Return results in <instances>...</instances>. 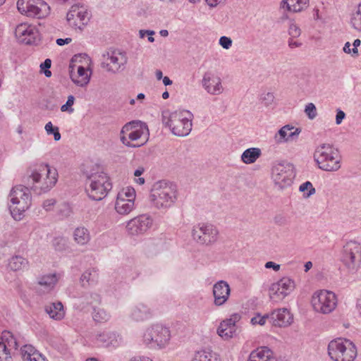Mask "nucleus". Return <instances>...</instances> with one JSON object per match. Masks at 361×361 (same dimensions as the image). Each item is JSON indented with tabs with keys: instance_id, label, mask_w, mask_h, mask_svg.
Returning <instances> with one entry per match:
<instances>
[{
	"instance_id": "nucleus-1",
	"label": "nucleus",
	"mask_w": 361,
	"mask_h": 361,
	"mask_svg": "<svg viewBox=\"0 0 361 361\" xmlns=\"http://www.w3.org/2000/svg\"><path fill=\"white\" fill-rule=\"evenodd\" d=\"M27 185L36 194L41 195L49 191L56 183L58 173L48 164H41L33 169L27 176Z\"/></svg>"
},
{
	"instance_id": "nucleus-2",
	"label": "nucleus",
	"mask_w": 361,
	"mask_h": 361,
	"mask_svg": "<svg viewBox=\"0 0 361 361\" xmlns=\"http://www.w3.org/2000/svg\"><path fill=\"white\" fill-rule=\"evenodd\" d=\"M193 115L186 110L170 112H162V123L170 128L171 133L177 136L188 135L192 130V120Z\"/></svg>"
},
{
	"instance_id": "nucleus-3",
	"label": "nucleus",
	"mask_w": 361,
	"mask_h": 361,
	"mask_svg": "<svg viewBox=\"0 0 361 361\" xmlns=\"http://www.w3.org/2000/svg\"><path fill=\"white\" fill-rule=\"evenodd\" d=\"M176 186L172 183L160 180L155 183L151 190L149 200L157 209L171 207L176 200Z\"/></svg>"
},
{
	"instance_id": "nucleus-4",
	"label": "nucleus",
	"mask_w": 361,
	"mask_h": 361,
	"mask_svg": "<svg viewBox=\"0 0 361 361\" xmlns=\"http://www.w3.org/2000/svg\"><path fill=\"white\" fill-rule=\"evenodd\" d=\"M171 335L168 327L161 324L147 326L142 334V343L152 350L165 349L170 343Z\"/></svg>"
},
{
	"instance_id": "nucleus-5",
	"label": "nucleus",
	"mask_w": 361,
	"mask_h": 361,
	"mask_svg": "<svg viewBox=\"0 0 361 361\" xmlns=\"http://www.w3.org/2000/svg\"><path fill=\"white\" fill-rule=\"evenodd\" d=\"M8 208L16 220H20L23 213L31 205V196L27 187L17 185L12 188L8 195Z\"/></svg>"
},
{
	"instance_id": "nucleus-6",
	"label": "nucleus",
	"mask_w": 361,
	"mask_h": 361,
	"mask_svg": "<svg viewBox=\"0 0 361 361\" xmlns=\"http://www.w3.org/2000/svg\"><path fill=\"white\" fill-rule=\"evenodd\" d=\"M112 185L108 176L103 172L86 174V192L90 198L99 201L104 198Z\"/></svg>"
},
{
	"instance_id": "nucleus-7",
	"label": "nucleus",
	"mask_w": 361,
	"mask_h": 361,
	"mask_svg": "<svg viewBox=\"0 0 361 361\" xmlns=\"http://www.w3.org/2000/svg\"><path fill=\"white\" fill-rule=\"evenodd\" d=\"M314 159L323 171H337L341 168L338 153L329 144L319 145L314 151Z\"/></svg>"
},
{
	"instance_id": "nucleus-8",
	"label": "nucleus",
	"mask_w": 361,
	"mask_h": 361,
	"mask_svg": "<svg viewBox=\"0 0 361 361\" xmlns=\"http://www.w3.org/2000/svg\"><path fill=\"white\" fill-rule=\"evenodd\" d=\"M327 350L334 361H354L357 355L355 345L351 341L341 338L331 341Z\"/></svg>"
},
{
	"instance_id": "nucleus-9",
	"label": "nucleus",
	"mask_w": 361,
	"mask_h": 361,
	"mask_svg": "<svg viewBox=\"0 0 361 361\" xmlns=\"http://www.w3.org/2000/svg\"><path fill=\"white\" fill-rule=\"evenodd\" d=\"M295 176V169L292 164L283 161H276L273 164L271 178L279 189L282 190L290 186Z\"/></svg>"
},
{
	"instance_id": "nucleus-10",
	"label": "nucleus",
	"mask_w": 361,
	"mask_h": 361,
	"mask_svg": "<svg viewBox=\"0 0 361 361\" xmlns=\"http://www.w3.org/2000/svg\"><path fill=\"white\" fill-rule=\"evenodd\" d=\"M341 261L350 271H356L361 265V244L355 240L347 242L343 247Z\"/></svg>"
},
{
	"instance_id": "nucleus-11",
	"label": "nucleus",
	"mask_w": 361,
	"mask_h": 361,
	"mask_svg": "<svg viewBox=\"0 0 361 361\" xmlns=\"http://www.w3.org/2000/svg\"><path fill=\"white\" fill-rule=\"evenodd\" d=\"M311 302L316 312L329 314L336 308L337 298L333 292L321 290L313 294Z\"/></svg>"
},
{
	"instance_id": "nucleus-12",
	"label": "nucleus",
	"mask_w": 361,
	"mask_h": 361,
	"mask_svg": "<svg viewBox=\"0 0 361 361\" xmlns=\"http://www.w3.org/2000/svg\"><path fill=\"white\" fill-rule=\"evenodd\" d=\"M17 8L19 12L28 17L42 18L49 13V6L43 0H18Z\"/></svg>"
},
{
	"instance_id": "nucleus-13",
	"label": "nucleus",
	"mask_w": 361,
	"mask_h": 361,
	"mask_svg": "<svg viewBox=\"0 0 361 361\" xmlns=\"http://www.w3.org/2000/svg\"><path fill=\"white\" fill-rule=\"evenodd\" d=\"M219 231L212 224L200 223L193 226L192 236L195 241L201 245H212L218 238Z\"/></svg>"
},
{
	"instance_id": "nucleus-14",
	"label": "nucleus",
	"mask_w": 361,
	"mask_h": 361,
	"mask_svg": "<svg viewBox=\"0 0 361 361\" xmlns=\"http://www.w3.org/2000/svg\"><path fill=\"white\" fill-rule=\"evenodd\" d=\"M130 132L128 134V139L132 141L143 140V145L148 139L149 132L147 125L140 121H132L126 123L121 130V134H125ZM140 146V145H139Z\"/></svg>"
},
{
	"instance_id": "nucleus-15",
	"label": "nucleus",
	"mask_w": 361,
	"mask_h": 361,
	"mask_svg": "<svg viewBox=\"0 0 361 361\" xmlns=\"http://www.w3.org/2000/svg\"><path fill=\"white\" fill-rule=\"evenodd\" d=\"M66 20L73 27L82 30L90 20V13L83 6L75 4L72 6L68 12Z\"/></svg>"
},
{
	"instance_id": "nucleus-16",
	"label": "nucleus",
	"mask_w": 361,
	"mask_h": 361,
	"mask_svg": "<svg viewBox=\"0 0 361 361\" xmlns=\"http://www.w3.org/2000/svg\"><path fill=\"white\" fill-rule=\"evenodd\" d=\"M18 348L17 337L9 331H4L0 336V357L4 355L6 360L11 359Z\"/></svg>"
},
{
	"instance_id": "nucleus-17",
	"label": "nucleus",
	"mask_w": 361,
	"mask_h": 361,
	"mask_svg": "<svg viewBox=\"0 0 361 361\" xmlns=\"http://www.w3.org/2000/svg\"><path fill=\"white\" fill-rule=\"evenodd\" d=\"M152 222L149 215L142 214L128 221L126 229L128 234L138 235L145 233L152 226Z\"/></svg>"
},
{
	"instance_id": "nucleus-18",
	"label": "nucleus",
	"mask_w": 361,
	"mask_h": 361,
	"mask_svg": "<svg viewBox=\"0 0 361 361\" xmlns=\"http://www.w3.org/2000/svg\"><path fill=\"white\" fill-rule=\"evenodd\" d=\"M15 35L20 42L25 44H34L39 39V32L36 27L26 23L16 27Z\"/></svg>"
},
{
	"instance_id": "nucleus-19",
	"label": "nucleus",
	"mask_w": 361,
	"mask_h": 361,
	"mask_svg": "<svg viewBox=\"0 0 361 361\" xmlns=\"http://www.w3.org/2000/svg\"><path fill=\"white\" fill-rule=\"evenodd\" d=\"M202 85L205 91L212 95H219L224 90L221 78L212 71H207L204 73Z\"/></svg>"
},
{
	"instance_id": "nucleus-20",
	"label": "nucleus",
	"mask_w": 361,
	"mask_h": 361,
	"mask_svg": "<svg viewBox=\"0 0 361 361\" xmlns=\"http://www.w3.org/2000/svg\"><path fill=\"white\" fill-rule=\"evenodd\" d=\"M127 62V58L125 54L119 51H112L107 53V56L102 66L107 71L117 73L123 68Z\"/></svg>"
},
{
	"instance_id": "nucleus-21",
	"label": "nucleus",
	"mask_w": 361,
	"mask_h": 361,
	"mask_svg": "<svg viewBox=\"0 0 361 361\" xmlns=\"http://www.w3.org/2000/svg\"><path fill=\"white\" fill-rule=\"evenodd\" d=\"M212 294L214 304L216 306L224 305L228 300L231 295V288L228 283L224 280H220L213 286Z\"/></svg>"
},
{
	"instance_id": "nucleus-22",
	"label": "nucleus",
	"mask_w": 361,
	"mask_h": 361,
	"mask_svg": "<svg viewBox=\"0 0 361 361\" xmlns=\"http://www.w3.org/2000/svg\"><path fill=\"white\" fill-rule=\"evenodd\" d=\"M293 320V314L286 308L277 309L270 313V322L275 326H288Z\"/></svg>"
},
{
	"instance_id": "nucleus-23",
	"label": "nucleus",
	"mask_w": 361,
	"mask_h": 361,
	"mask_svg": "<svg viewBox=\"0 0 361 361\" xmlns=\"http://www.w3.org/2000/svg\"><path fill=\"white\" fill-rule=\"evenodd\" d=\"M153 316L152 310L145 303L139 302L131 307L130 317L135 322H144Z\"/></svg>"
},
{
	"instance_id": "nucleus-24",
	"label": "nucleus",
	"mask_w": 361,
	"mask_h": 361,
	"mask_svg": "<svg viewBox=\"0 0 361 361\" xmlns=\"http://www.w3.org/2000/svg\"><path fill=\"white\" fill-rule=\"evenodd\" d=\"M101 302L102 298L99 293L87 292L78 298L75 305H77V308L83 310L89 306H92L94 309V307H96V305H99Z\"/></svg>"
},
{
	"instance_id": "nucleus-25",
	"label": "nucleus",
	"mask_w": 361,
	"mask_h": 361,
	"mask_svg": "<svg viewBox=\"0 0 361 361\" xmlns=\"http://www.w3.org/2000/svg\"><path fill=\"white\" fill-rule=\"evenodd\" d=\"M119 335L114 331H104L95 335L96 343L102 347H116L118 345Z\"/></svg>"
},
{
	"instance_id": "nucleus-26",
	"label": "nucleus",
	"mask_w": 361,
	"mask_h": 361,
	"mask_svg": "<svg viewBox=\"0 0 361 361\" xmlns=\"http://www.w3.org/2000/svg\"><path fill=\"white\" fill-rule=\"evenodd\" d=\"M20 356L22 361H49L38 350L29 344L20 348Z\"/></svg>"
},
{
	"instance_id": "nucleus-27",
	"label": "nucleus",
	"mask_w": 361,
	"mask_h": 361,
	"mask_svg": "<svg viewBox=\"0 0 361 361\" xmlns=\"http://www.w3.org/2000/svg\"><path fill=\"white\" fill-rule=\"evenodd\" d=\"M247 361H276L273 352L267 346L253 350Z\"/></svg>"
},
{
	"instance_id": "nucleus-28",
	"label": "nucleus",
	"mask_w": 361,
	"mask_h": 361,
	"mask_svg": "<svg viewBox=\"0 0 361 361\" xmlns=\"http://www.w3.org/2000/svg\"><path fill=\"white\" fill-rule=\"evenodd\" d=\"M279 288H281V295L287 296L289 295L295 288V282L290 278L283 277L279 281L271 284V290L277 292Z\"/></svg>"
},
{
	"instance_id": "nucleus-29",
	"label": "nucleus",
	"mask_w": 361,
	"mask_h": 361,
	"mask_svg": "<svg viewBox=\"0 0 361 361\" xmlns=\"http://www.w3.org/2000/svg\"><path fill=\"white\" fill-rule=\"evenodd\" d=\"M71 78L72 81L80 87H85L90 80V74H88L87 70L83 66H78L77 73H71Z\"/></svg>"
},
{
	"instance_id": "nucleus-30",
	"label": "nucleus",
	"mask_w": 361,
	"mask_h": 361,
	"mask_svg": "<svg viewBox=\"0 0 361 361\" xmlns=\"http://www.w3.org/2000/svg\"><path fill=\"white\" fill-rule=\"evenodd\" d=\"M46 312L50 318L55 320H61L63 318L65 312L63 305L61 302H53L45 307Z\"/></svg>"
},
{
	"instance_id": "nucleus-31",
	"label": "nucleus",
	"mask_w": 361,
	"mask_h": 361,
	"mask_svg": "<svg viewBox=\"0 0 361 361\" xmlns=\"http://www.w3.org/2000/svg\"><path fill=\"white\" fill-rule=\"evenodd\" d=\"M99 274L96 269L91 268L84 271L80 277L82 286H93L97 283Z\"/></svg>"
},
{
	"instance_id": "nucleus-32",
	"label": "nucleus",
	"mask_w": 361,
	"mask_h": 361,
	"mask_svg": "<svg viewBox=\"0 0 361 361\" xmlns=\"http://www.w3.org/2000/svg\"><path fill=\"white\" fill-rule=\"evenodd\" d=\"M135 207L133 201L117 197L115 203L116 211L121 215L128 214Z\"/></svg>"
},
{
	"instance_id": "nucleus-33",
	"label": "nucleus",
	"mask_w": 361,
	"mask_h": 361,
	"mask_svg": "<svg viewBox=\"0 0 361 361\" xmlns=\"http://www.w3.org/2000/svg\"><path fill=\"white\" fill-rule=\"evenodd\" d=\"M74 241L80 245H85L90 240V234L87 228L80 226L73 231Z\"/></svg>"
},
{
	"instance_id": "nucleus-34",
	"label": "nucleus",
	"mask_w": 361,
	"mask_h": 361,
	"mask_svg": "<svg viewBox=\"0 0 361 361\" xmlns=\"http://www.w3.org/2000/svg\"><path fill=\"white\" fill-rule=\"evenodd\" d=\"M236 331V326H233L230 323L223 321L220 323L218 329L217 334L224 340H228L233 337Z\"/></svg>"
},
{
	"instance_id": "nucleus-35",
	"label": "nucleus",
	"mask_w": 361,
	"mask_h": 361,
	"mask_svg": "<svg viewBox=\"0 0 361 361\" xmlns=\"http://www.w3.org/2000/svg\"><path fill=\"white\" fill-rule=\"evenodd\" d=\"M282 4L289 11L300 12L307 7L309 0H283Z\"/></svg>"
},
{
	"instance_id": "nucleus-36",
	"label": "nucleus",
	"mask_w": 361,
	"mask_h": 361,
	"mask_svg": "<svg viewBox=\"0 0 361 361\" xmlns=\"http://www.w3.org/2000/svg\"><path fill=\"white\" fill-rule=\"evenodd\" d=\"M192 361H221V360L216 353L209 350H203L196 352Z\"/></svg>"
},
{
	"instance_id": "nucleus-37",
	"label": "nucleus",
	"mask_w": 361,
	"mask_h": 361,
	"mask_svg": "<svg viewBox=\"0 0 361 361\" xmlns=\"http://www.w3.org/2000/svg\"><path fill=\"white\" fill-rule=\"evenodd\" d=\"M262 152L259 148L251 147L245 149L242 155L241 160L246 164H250L254 162L261 156Z\"/></svg>"
},
{
	"instance_id": "nucleus-38",
	"label": "nucleus",
	"mask_w": 361,
	"mask_h": 361,
	"mask_svg": "<svg viewBox=\"0 0 361 361\" xmlns=\"http://www.w3.org/2000/svg\"><path fill=\"white\" fill-rule=\"evenodd\" d=\"M350 25L356 31L361 32V3L357 10L350 15Z\"/></svg>"
},
{
	"instance_id": "nucleus-39",
	"label": "nucleus",
	"mask_w": 361,
	"mask_h": 361,
	"mask_svg": "<svg viewBox=\"0 0 361 361\" xmlns=\"http://www.w3.org/2000/svg\"><path fill=\"white\" fill-rule=\"evenodd\" d=\"M294 129V127L289 125L282 127L278 133L274 135V141L276 143H282L287 142L289 140V131Z\"/></svg>"
},
{
	"instance_id": "nucleus-40",
	"label": "nucleus",
	"mask_w": 361,
	"mask_h": 361,
	"mask_svg": "<svg viewBox=\"0 0 361 361\" xmlns=\"http://www.w3.org/2000/svg\"><path fill=\"white\" fill-rule=\"evenodd\" d=\"M27 261L21 256L13 257L8 263V267L13 271L23 269L27 267Z\"/></svg>"
},
{
	"instance_id": "nucleus-41",
	"label": "nucleus",
	"mask_w": 361,
	"mask_h": 361,
	"mask_svg": "<svg viewBox=\"0 0 361 361\" xmlns=\"http://www.w3.org/2000/svg\"><path fill=\"white\" fill-rule=\"evenodd\" d=\"M57 282V277L56 274H48L42 276L38 281V283L44 287L47 290H50L54 288Z\"/></svg>"
},
{
	"instance_id": "nucleus-42",
	"label": "nucleus",
	"mask_w": 361,
	"mask_h": 361,
	"mask_svg": "<svg viewBox=\"0 0 361 361\" xmlns=\"http://www.w3.org/2000/svg\"><path fill=\"white\" fill-rule=\"evenodd\" d=\"M92 318L97 322H105L110 318V314L102 308L94 307Z\"/></svg>"
},
{
	"instance_id": "nucleus-43",
	"label": "nucleus",
	"mask_w": 361,
	"mask_h": 361,
	"mask_svg": "<svg viewBox=\"0 0 361 361\" xmlns=\"http://www.w3.org/2000/svg\"><path fill=\"white\" fill-rule=\"evenodd\" d=\"M136 196L135 190L132 187H126L123 188L118 193L117 197H122L123 199H126L130 201L135 202Z\"/></svg>"
},
{
	"instance_id": "nucleus-44",
	"label": "nucleus",
	"mask_w": 361,
	"mask_h": 361,
	"mask_svg": "<svg viewBox=\"0 0 361 361\" xmlns=\"http://www.w3.org/2000/svg\"><path fill=\"white\" fill-rule=\"evenodd\" d=\"M45 130L48 135H53L54 140L59 141L61 139V134L58 127H54L51 121L45 125Z\"/></svg>"
},
{
	"instance_id": "nucleus-45",
	"label": "nucleus",
	"mask_w": 361,
	"mask_h": 361,
	"mask_svg": "<svg viewBox=\"0 0 361 361\" xmlns=\"http://www.w3.org/2000/svg\"><path fill=\"white\" fill-rule=\"evenodd\" d=\"M299 190L300 192H305L307 190L308 192L306 194H304L305 197H309L313 194L315 193V188L313 187L312 184L310 181H306L305 183L301 184L299 188Z\"/></svg>"
},
{
	"instance_id": "nucleus-46",
	"label": "nucleus",
	"mask_w": 361,
	"mask_h": 361,
	"mask_svg": "<svg viewBox=\"0 0 361 361\" xmlns=\"http://www.w3.org/2000/svg\"><path fill=\"white\" fill-rule=\"evenodd\" d=\"M282 290L281 288H279L277 292L275 293V291H273L271 290V285L269 287V295L271 300L273 302H277L279 301H281L283 299H284L286 296L281 295Z\"/></svg>"
},
{
	"instance_id": "nucleus-47",
	"label": "nucleus",
	"mask_w": 361,
	"mask_h": 361,
	"mask_svg": "<svg viewBox=\"0 0 361 361\" xmlns=\"http://www.w3.org/2000/svg\"><path fill=\"white\" fill-rule=\"evenodd\" d=\"M305 112L311 120L314 119L317 115V108L313 103H309L306 105Z\"/></svg>"
},
{
	"instance_id": "nucleus-48",
	"label": "nucleus",
	"mask_w": 361,
	"mask_h": 361,
	"mask_svg": "<svg viewBox=\"0 0 361 361\" xmlns=\"http://www.w3.org/2000/svg\"><path fill=\"white\" fill-rule=\"evenodd\" d=\"M75 102V97L73 95H69L66 103L61 106V111L63 112L68 111L69 113L73 112L74 109L72 108Z\"/></svg>"
},
{
	"instance_id": "nucleus-49",
	"label": "nucleus",
	"mask_w": 361,
	"mask_h": 361,
	"mask_svg": "<svg viewBox=\"0 0 361 361\" xmlns=\"http://www.w3.org/2000/svg\"><path fill=\"white\" fill-rule=\"evenodd\" d=\"M267 319L270 320V314H264V316H260V314H257L254 317L251 319V323L252 324H259L261 326L265 324Z\"/></svg>"
},
{
	"instance_id": "nucleus-50",
	"label": "nucleus",
	"mask_w": 361,
	"mask_h": 361,
	"mask_svg": "<svg viewBox=\"0 0 361 361\" xmlns=\"http://www.w3.org/2000/svg\"><path fill=\"white\" fill-rule=\"evenodd\" d=\"M145 172V168L142 166H139L135 171H134V176L135 177H137V178L135 179V182L137 183L139 185H143L145 182V178L142 177H140L143 173Z\"/></svg>"
},
{
	"instance_id": "nucleus-51",
	"label": "nucleus",
	"mask_w": 361,
	"mask_h": 361,
	"mask_svg": "<svg viewBox=\"0 0 361 361\" xmlns=\"http://www.w3.org/2000/svg\"><path fill=\"white\" fill-rule=\"evenodd\" d=\"M301 30L300 27L295 23H290L288 29V34L291 38L298 37L300 35Z\"/></svg>"
},
{
	"instance_id": "nucleus-52",
	"label": "nucleus",
	"mask_w": 361,
	"mask_h": 361,
	"mask_svg": "<svg viewBox=\"0 0 361 361\" xmlns=\"http://www.w3.org/2000/svg\"><path fill=\"white\" fill-rule=\"evenodd\" d=\"M261 100L264 104L268 106L273 104L274 100V94L271 92H267L262 95Z\"/></svg>"
},
{
	"instance_id": "nucleus-53",
	"label": "nucleus",
	"mask_w": 361,
	"mask_h": 361,
	"mask_svg": "<svg viewBox=\"0 0 361 361\" xmlns=\"http://www.w3.org/2000/svg\"><path fill=\"white\" fill-rule=\"evenodd\" d=\"M219 44L226 49H228L232 46V39L226 36H222L219 39Z\"/></svg>"
},
{
	"instance_id": "nucleus-54",
	"label": "nucleus",
	"mask_w": 361,
	"mask_h": 361,
	"mask_svg": "<svg viewBox=\"0 0 361 361\" xmlns=\"http://www.w3.org/2000/svg\"><path fill=\"white\" fill-rule=\"evenodd\" d=\"M240 319V315L239 314H233L230 318L225 319L227 323H230L233 326H236L235 324Z\"/></svg>"
},
{
	"instance_id": "nucleus-55",
	"label": "nucleus",
	"mask_w": 361,
	"mask_h": 361,
	"mask_svg": "<svg viewBox=\"0 0 361 361\" xmlns=\"http://www.w3.org/2000/svg\"><path fill=\"white\" fill-rule=\"evenodd\" d=\"M274 223L279 226H284L287 224V219L284 216L279 214L274 217Z\"/></svg>"
},
{
	"instance_id": "nucleus-56",
	"label": "nucleus",
	"mask_w": 361,
	"mask_h": 361,
	"mask_svg": "<svg viewBox=\"0 0 361 361\" xmlns=\"http://www.w3.org/2000/svg\"><path fill=\"white\" fill-rule=\"evenodd\" d=\"M55 203L56 200L54 199L47 200L43 202V207L45 210L49 211L52 209Z\"/></svg>"
},
{
	"instance_id": "nucleus-57",
	"label": "nucleus",
	"mask_w": 361,
	"mask_h": 361,
	"mask_svg": "<svg viewBox=\"0 0 361 361\" xmlns=\"http://www.w3.org/2000/svg\"><path fill=\"white\" fill-rule=\"evenodd\" d=\"M345 117V114L341 109H337V113L336 116V123L339 125L341 123Z\"/></svg>"
},
{
	"instance_id": "nucleus-58",
	"label": "nucleus",
	"mask_w": 361,
	"mask_h": 361,
	"mask_svg": "<svg viewBox=\"0 0 361 361\" xmlns=\"http://www.w3.org/2000/svg\"><path fill=\"white\" fill-rule=\"evenodd\" d=\"M264 267L266 269H273L275 271H278L280 269L281 266L279 264L269 261L265 263Z\"/></svg>"
},
{
	"instance_id": "nucleus-59",
	"label": "nucleus",
	"mask_w": 361,
	"mask_h": 361,
	"mask_svg": "<svg viewBox=\"0 0 361 361\" xmlns=\"http://www.w3.org/2000/svg\"><path fill=\"white\" fill-rule=\"evenodd\" d=\"M360 44L361 41L359 39H356L354 40L353 43V48L352 49L353 56H357L359 55L357 47L360 45Z\"/></svg>"
},
{
	"instance_id": "nucleus-60",
	"label": "nucleus",
	"mask_w": 361,
	"mask_h": 361,
	"mask_svg": "<svg viewBox=\"0 0 361 361\" xmlns=\"http://www.w3.org/2000/svg\"><path fill=\"white\" fill-rule=\"evenodd\" d=\"M121 141L123 145L128 147H136L140 146L131 144L130 142L128 140V138L124 135V134H121Z\"/></svg>"
},
{
	"instance_id": "nucleus-61",
	"label": "nucleus",
	"mask_w": 361,
	"mask_h": 361,
	"mask_svg": "<svg viewBox=\"0 0 361 361\" xmlns=\"http://www.w3.org/2000/svg\"><path fill=\"white\" fill-rule=\"evenodd\" d=\"M210 7H216L218 4L224 3L226 0H205Z\"/></svg>"
},
{
	"instance_id": "nucleus-62",
	"label": "nucleus",
	"mask_w": 361,
	"mask_h": 361,
	"mask_svg": "<svg viewBox=\"0 0 361 361\" xmlns=\"http://www.w3.org/2000/svg\"><path fill=\"white\" fill-rule=\"evenodd\" d=\"M51 61L49 59H45V61L41 63L40 68L42 70L49 69L51 67Z\"/></svg>"
},
{
	"instance_id": "nucleus-63",
	"label": "nucleus",
	"mask_w": 361,
	"mask_h": 361,
	"mask_svg": "<svg viewBox=\"0 0 361 361\" xmlns=\"http://www.w3.org/2000/svg\"><path fill=\"white\" fill-rule=\"evenodd\" d=\"M302 45V44L298 41H295L293 38H290L288 40V46L290 48L299 47Z\"/></svg>"
},
{
	"instance_id": "nucleus-64",
	"label": "nucleus",
	"mask_w": 361,
	"mask_h": 361,
	"mask_svg": "<svg viewBox=\"0 0 361 361\" xmlns=\"http://www.w3.org/2000/svg\"><path fill=\"white\" fill-rule=\"evenodd\" d=\"M130 361H152V360L146 356H137L132 357Z\"/></svg>"
}]
</instances>
